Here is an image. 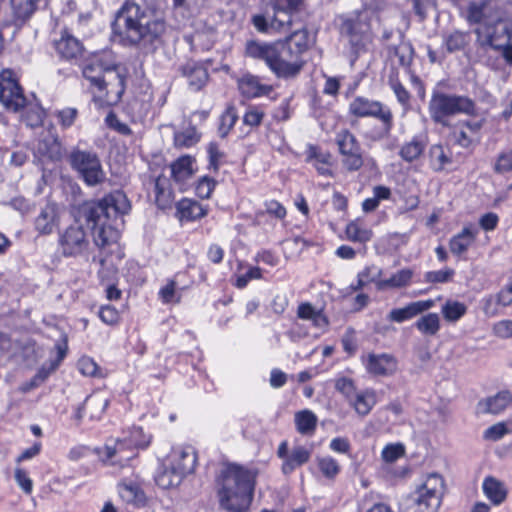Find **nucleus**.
I'll return each instance as SVG.
<instances>
[{
  "mask_svg": "<svg viewBox=\"0 0 512 512\" xmlns=\"http://www.w3.org/2000/svg\"><path fill=\"white\" fill-rule=\"evenodd\" d=\"M111 28L113 40L120 45L152 52L162 42L166 23L147 7L126 1L117 11Z\"/></svg>",
  "mask_w": 512,
  "mask_h": 512,
  "instance_id": "nucleus-1",
  "label": "nucleus"
},
{
  "mask_svg": "<svg viewBox=\"0 0 512 512\" xmlns=\"http://www.w3.org/2000/svg\"><path fill=\"white\" fill-rule=\"evenodd\" d=\"M130 209L126 195L122 191H115L101 200L84 202L79 207V215L91 229L95 244L105 247L119 239L122 216Z\"/></svg>",
  "mask_w": 512,
  "mask_h": 512,
  "instance_id": "nucleus-2",
  "label": "nucleus"
},
{
  "mask_svg": "<svg viewBox=\"0 0 512 512\" xmlns=\"http://www.w3.org/2000/svg\"><path fill=\"white\" fill-rule=\"evenodd\" d=\"M258 471L228 464L216 478L219 506L227 512H247L252 503Z\"/></svg>",
  "mask_w": 512,
  "mask_h": 512,
  "instance_id": "nucleus-3",
  "label": "nucleus"
},
{
  "mask_svg": "<svg viewBox=\"0 0 512 512\" xmlns=\"http://www.w3.org/2000/svg\"><path fill=\"white\" fill-rule=\"evenodd\" d=\"M245 54L252 59L264 61L277 78L285 80L296 78L306 63L302 56L280 41H247Z\"/></svg>",
  "mask_w": 512,
  "mask_h": 512,
  "instance_id": "nucleus-4",
  "label": "nucleus"
},
{
  "mask_svg": "<svg viewBox=\"0 0 512 512\" xmlns=\"http://www.w3.org/2000/svg\"><path fill=\"white\" fill-rule=\"evenodd\" d=\"M348 112L356 118H374L380 122L363 133V138L366 141L376 143L391 136L394 128V115L391 108L381 101L365 96H356L350 101Z\"/></svg>",
  "mask_w": 512,
  "mask_h": 512,
  "instance_id": "nucleus-5",
  "label": "nucleus"
},
{
  "mask_svg": "<svg viewBox=\"0 0 512 512\" xmlns=\"http://www.w3.org/2000/svg\"><path fill=\"white\" fill-rule=\"evenodd\" d=\"M428 112L434 123L447 127L451 117L459 114L477 116L478 108L476 102L466 95L433 91Z\"/></svg>",
  "mask_w": 512,
  "mask_h": 512,
  "instance_id": "nucleus-6",
  "label": "nucleus"
},
{
  "mask_svg": "<svg viewBox=\"0 0 512 512\" xmlns=\"http://www.w3.org/2000/svg\"><path fill=\"white\" fill-rule=\"evenodd\" d=\"M444 481L439 474H430L412 493L399 503L400 512H437L442 501Z\"/></svg>",
  "mask_w": 512,
  "mask_h": 512,
  "instance_id": "nucleus-7",
  "label": "nucleus"
},
{
  "mask_svg": "<svg viewBox=\"0 0 512 512\" xmlns=\"http://www.w3.org/2000/svg\"><path fill=\"white\" fill-rule=\"evenodd\" d=\"M273 14H257L252 17L254 27L262 33L270 29L281 31L289 28L292 24L293 15L304 8V0H269Z\"/></svg>",
  "mask_w": 512,
  "mask_h": 512,
  "instance_id": "nucleus-8",
  "label": "nucleus"
},
{
  "mask_svg": "<svg viewBox=\"0 0 512 512\" xmlns=\"http://www.w3.org/2000/svg\"><path fill=\"white\" fill-rule=\"evenodd\" d=\"M476 35L475 45L477 56L486 64L489 60L486 55L490 49L501 51L505 62L512 66V25L504 24L501 31H493L490 28L474 30Z\"/></svg>",
  "mask_w": 512,
  "mask_h": 512,
  "instance_id": "nucleus-9",
  "label": "nucleus"
},
{
  "mask_svg": "<svg viewBox=\"0 0 512 512\" xmlns=\"http://www.w3.org/2000/svg\"><path fill=\"white\" fill-rule=\"evenodd\" d=\"M339 30L341 37L347 40L350 46V57L354 62L370 41L371 26L368 13L360 12L342 17Z\"/></svg>",
  "mask_w": 512,
  "mask_h": 512,
  "instance_id": "nucleus-10",
  "label": "nucleus"
},
{
  "mask_svg": "<svg viewBox=\"0 0 512 512\" xmlns=\"http://www.w3.org/2000/svg\"><path fill=\"white\" fill-rule=\"evenodd\" d=\"M505 12L497 0L471 1L466 9V20L469 24H481L475 30L488 29L501 31L504 24Z\"/></svg>",
  "mask_w": 512,
  "mask_h": 512,
  "instance_id": "nucleus-11",
  "label": "nucleus"
},
{
  "mask_svg": "<svg viewBox=\"0 0 512 512\" xmlns=\"http://www.w3.org/2000/svg\"><path fill=\"white\" fill-rule=\"evenodd\" d=\"M69 163L88 186L99 185L106 179L101 161L95 152L74 149L69 155Z\"/></svg>",
  "mask_w": 512,
  "mask_h": 512,
  "instance_id": "nucleus-12",
  "label": "nucleus"
},
{
  "mask_svg": "<svg viewBox=\"0 0 512 512\" xmlns=\"http://www.w3.org/2000/svg\"><path fill=\"white\" fill-rule=\"evenodd\" d=\"M335 143L342 167L348 172L359 171L365 163V157L356 136L348 129H341L335 135Z\"/></svg>",
  "mask_w": 512,
  "mask_h": 512,
  "instance_id": "nucleus-13",
  "label": "nucleus"
},
{
  "mask_svg": "<svg viewBox=\"0 0 512 512\" xmlns=\"http://www.w3.org/2000/svg\"><path fill=\"white\" fill-rule=\"evenodd\" d=\"M98 454L103 462L124 467L135 457L136 452L131 440L111 439L102 450H98Z\"/></svg>",
  "mask_w": 512,
  "mask_h": 512,
  "instance_id": "nucleus-14",
  "label": "nucleus"
},
{
  "mask_svg": "<svg viewBox=\"0 0 512 512\" xmlns=\"http://www.w3.org/2000/svg\"><path fill=\"white\" fill-rule=\"evenodd\" d=\"M126 73L121 69L115 61L112 67L106 71L104 77L101 78L100 85L97 88L98 92H105L106 101L110 104L118 103L125 92Z\"/></svg>",
  "mask_w": 512,
  "mask_h": 512,
  "instance_id": "nucleus-15",
  "label": "nucleus"
},
{
  "mask_svg": "<svg viewBox=\"0 0 512 512\" xmlns=\"http://www.w3.org/2000/svg\"><path fill=\"white\" fill-rule=\"evenodd\" d=\"M0 101L9 110L17 112L26 106V97L11 71L0 75Z\"/></svg>",
  "mask_w": 512,
  "mask_h": 512,
  "instance_id": "nucleus-16",
  "label": "nucleus"
},
{
  "mask_svg": "<svg viewBox=\"0 0 512 512\" xmlns=\"http://www.w3.org/2000/svg\"><path fill=\"white\" fill-rule=\"evenodd\" d=\"M114 59L108 52L94 54L87 58L82 64L83 77L90 82L95 89L98 88L101 78L104 77L106 71L112 67Z\"/></svg>",
  "mask_w": 512,
  "mask_h": 512,
  "instance_id": "nucleus-17",
  "label": "nucleus"
},
{
  "mask_svg": "<svg viewBox=\"0 0 512 512\" xmlns=\"http://www.w3.org/2000/svg\"><path fill=\"white\" fill-rule=\"evenodd\" d=\"M59 245L64 256H77L88 248L89 241L82 226L71 225L60 234Z\"/></svg>",
  "mask_w": 512,
  "mask_h": 512,
  "instance_id": "nucleus-18",
  "label": "nucleus"
},
{
  "mask_svg": "<svg viewBox=\"0 0 512 512\" xmlns=\"http://www.w3.org/2000/svg\"><path fill=\"white\" fill-rule=\"evenodd\" d=\"M364 365L367 372L373 376H392L398 369L397 359L388 353H370L364 360Z\"/></svg>",
  "mask_w": 512,
  "mask_h": 512,
  "instance_id": "nucleus-19",
  "label": "nucleus"
},
{
  "mask_svg": "<svg viewBox=\"0 0 512 512\" xmlns=\"http://www.w3.org/2000/svg\"><path fill=\"white\" fill-rule=\"evenodd\" d=\"M434 306L435 300L433 299L411 302L404 307L392 309L387 315V320L395 323H403L430 310Z\"/></svg>",
  "mask_w": 512,
  "mask_h": 512,
  "instance_id": "nucleus-20",
  "label": "nucleus"
},
{
  "mask_svg": "<svg viewBox=\"0 0 512 512\" xmlns=\"http://www.w3.org/2000/svg\"><path fill=\"white\" fill-rule=\"evenodd\" d=\"M53 45L59 57L66 60L77 58L83 51L82 43L68 31H63Z\"/></svg>",
  "mask_w": 512,
  "mask_h": 512,
  "instance_id": "nucleus-21",
  "label": "nucleus"
},
{
  "mask_svg": "<svg viewBox=\"0 0 512 512\" xmlns=\"http://www.w3.org/2000/svg\"><path fill=\"white\" fill-rule=\"evenodd\" d=\"M511 404L512 394L508 390H503L494 396L480 400L477 404V413L500 414Z\"/></svg>",
  "mask_w": 512,
  "mask_h": 512,
  "instance_id": "nucleus-22",
  "label": "nucleus"
},
{
  "mask_svg": "<svg viewBox=\"0 0 512 512\" xmlns=\"http://www.w3.org/2000/svg\"><path fill=\"white\" fill-rule=\"evenodd\" d=\"M240 93L246 98L267 96L273 91V86L261 83L259 77L245 74L238 80Z\"/></svg>",
  "mask_w": 512,
  "mask_h": 512,
  "instance_id": "nucleus-23",
  "label": "nucleus"
},
{
  "mask_svg": "<svg viewBox=\"0 0 512 512\" xmlns=\"http://www.w3.org/2000/svg\"><path fill=\"white\" fill-rule=\"evenodd\" d=\"M479 229L474 225H467L449 241V248L455 256H463L475 242Z\"/></svg>",
  "mask_w": 512,
  "mask_h": 512,
  "instance_id": "nucleus-24",
  "label": "nucleus"
},
{
  "mask_svg": "<svg viewBox=\"0 0 512 512\" xmlns=\"http://www.w3.org/2000/svg\"><path fill=\"white\" fill-rule=\"evenodd\" d=\"M117 490L120 498L128 504L141 506L146 502L145 493L136 479L121 480L117 485Z\"/></svg>",
  "mask_w": 512,
  "mask_h": 512,
  "instance_id": "nucleus-25",
  "label": "nucleus"
},
{
  "mask_svg": "<svg viewBox=\"0 0 512 512\" xmlns=\"http://www.w3.org/2000/svg\"><path fill=\"white\" fill-rule=\"evenodd\" d=\"M197 462L196 452L192 447H186L181 450L174 451L172 455L171 465L175 471L184 478L192 473Z\"/></svg>",
  "mask_w": 512,
  "mask_h": 512,
  "instance_id": "nucleus-26",
  "label": "nucleus"
},
{
  "mask_svg": "<svg viewBox=\"0 0 512 512\" xmlns=\"http://www.w3.org/2000/svg\"><path fill=\"white\" fill-rule=\"evenodd\" d=\"M180 71L193 91H199L208 80L206 68L195 61H188L180 67Z\"/></svg>",
  "mask_w": 512,
  "mask_h": 512,
  "instance_id": "nucleus-27",
  "label": "nucleus"
},
{
  "mask_svg": "<svg viewBox=\"0 0 512 512\" xmlns=\"http://www.w3.org/2000/svg\"><path fill=\"white\" fill-rule=\"evenodd\" d=\"M427 136L423 134L414 135L409 141L404 142L399 149V156L407 163L418 160L427 146Z\"/></svg>",
  "mask_w": 512,
  "mask_h": 512,
  "instance_id": "nucleus-28",
  "label": "nucleus"
},
{
  "mask_svg": "<svg viewBox=\"0 0 512 512\" xmlns=\"http://www.w3.org/2000/svg\"><path fill=\"white\" fill-rule=\"evenodd\" d=\"M37 153L52 162L60 161L65 150L56 135L49 134L39 140L36 148Z\"/></svg>",
  "mask_w": 512,
  "mask_h": 512,
  "instance_id": "nucleus-29",
  "label": "nucleus"
},
{
  "mask_svg": "<svg viewBox=\"0 0 512 512\" xmlns=\"http://www.w3.org/2000/svg\"><path fill=\"white\" fill-rule=\"evenodd\" d=\"M311 457V451L304 446L293 447L287 459L283 461L281 470L283 474L289 475L295 471L298 467H301L309 461Z\"/></svg>",
  "mask_w": 512,
  "mask_h": 512,
  "instance_id": "nucleus-30",
  "label": "nucleus"
},
{
  "mask_svg": "<svg viewBox=\"0 0 512 512\" xmlns=\"http://www.w3.org/2000/svg\"><path fill=\"white\" fill-rule=\"evenodd\" d=\"M176 208L181 221H195L207 214V209L192 199H182L177 203Z\"/></svg>",
  "mask_w": 512,
  "mask_h": 512,
  "instance_id": "nucleus-31",
  "label": "nucleus"
},
{
  "mask_svg": "<svg viewBox=\"0 0 512 512\" xmlns=\"http://www.w3.org/2000/svg\"><path fill=\"white\" fill-rule=\"evenodd\" d=\"M56 217L55 205H45L35 219V229L40 234H51L56 226Z\"/></svg>",
  "mask_w": 512,
  "mask_h": 512,
  "instance_id": "nucleus-32",
  "label": "nucleus"
},
{
  "mask_svg": "<svg viewBox=\"0 0 512 512\" xmlns=\"http://www.w3.org/2000/svg\"><path fill=\"white\" fill-rule=\"evenodd\" d=\"M348 402L359 415L366 416L376 404V395L373 390L356 391Z\"/></svg>",
  "mask_w": 512,
  "mask_h": 512,
  "instance_id": "nucleus-33",
  "label": "nucleus"
},
{
  "mask_svg": "<svg viewBox=\"0 0 512 512\" xmlns=\"http://www.w3.org/2000/svg\"><path fill=\"white\" fill-rule=\"evenodd\" d=\"M331 155L328 152H323L315 145H309L307 149L306 161L312 163L319 174L330 175L331 171L328 168L330 164Z\"/></svg>",
  "mask_w": 512,
  "mask_h": 512,
  "instance_id": "nucleus-34",
  "label": "nucleus"
},
{
  "mask_svg": "<svg viewBox=\"0 0 512 512\" xmlns=\"http://www.w3.org/2000/svg\"><path fill=\"white\" fill-rule=\"evenodd\" d=\"M193 158L189 155L181 156L171 164V176L177 183H184L193 175Z\"/></svg>",
  "mask_w": 512,
  "mask_h": 512,
  "instance_id": "nucleus-35",
  "label": "nucleus"
},
{
  "mask_svg": "<svg viewBox=\"0 0 512 512\" xmlns=\"http://www.w3.org/2000/svg\"><path fill=\"white\" fill-rule=\"evenodd\" d=\"M280 42L303 57L309 48V32L306 28L298 29Z\"/></svg>",
  "mask_w": 512,
  "mask_h": 512,
  "instance_id": "nucleus-36",
  "label": "nucleus"
},
{
  "mask_svg": "<svg viewBox=\"0 0 512 512\" xmlns=\"http://www.w3.org/2000/svg\"><path fill=\"white\" fill-rule=\"evenodd\" d=\"M108 405L109 399L100 393L91 394L84 400L91 420H100Z\"/></svg>",
  "mask_w": 512,
  "mask_h": 512,
  "instance_id": "nucleus-37",
  "label": "nucleus"
},
{
  "mask_svg": "<svg viewBox=\"0 0 512 512\" xmlns=\"http://www.w3.org/2000/svg\"><path fill=\"white\" fill-rule=\"evenodd\" d=\"M155 201L160 209L170 207L173 201V193L170 188L169 180L164 176H159L155 180Z\"/></svg>",
  "mask_w": 512,
  "mask_h": 512,
  "instance_id": "nucleus-38",
  "label": "nucleus"
},
{
  "mask_svg": "<svg viewBox=\"0 0 512 512\" xmlns=\"http://www.w3.org/2000/svg\"><path fill=\"white\" fill-rule=\"evenodd\" d=\"M413 276V271L411 269H402L395 274H393L388 279H383L382 281L377 283V290L383 291L386 289H396L406 287Z\"/></svg>",
  "mask_w": 512,
  "mask_h": 512,
  "instance_id": "nucleus-39",
  "label": "nucleus"
},
{
  "mask_svg": "<svg viewBox=\"0 0 512 512\" xmlns=\"http://www.w3.org/2000/svg\"><path fill=\"white\" fill-rule=\"evenodd\" d=\"M482 488L486 497L495 505L501 504L506 498L504 486L493 477L485 478Z\"/></svg>",
  "mask_w": 512,
  "mask_h": 512,
  "instance_id": "nucleus-40",
  "label": "nucleus"
},
{
  "mask_svg": "<svg viewBox=\"0 0 512 512\" xmlns=\"http://www.w3.org/2000/svg\"><path fill=\"white\" fill-rule=\"evenodd\" d=\"M297 431L302 435H312L317 426V417L310 410H302L295 414Z\"/></svg>",
  "mask_w": 512,
  "mask_h": 512,
  "instance_id": "nucleus-41",
  "label": "nucleus"
},
{
  "mask_svg": "<svg viewBox=\"0 0 512 512\" xmlns=\"http://www.w3.org/2000/svg\"><path fill=\"white\" fill-rule=\"evenodd\" d=\"M470 42L468 32L455 30L443 38V43L448 53L462 51Z\"/></svg>",
  "mask_w": 512,
  "mask_h": 512,
  "instance_id": "nucleus-42",
  "label": "nucleus"
},
{
  "mask_svg": "<svg viewBox=\"0 0 512 512\" xmlns=\"http://www.w3.org/2000/svg\"><path fill=\"white\" fill-rule=\"evenodd\" d=\"M416 329L424 335L434 336L440 330V317L437 313H428L415 322Z\"/></svg>",
  "mask_w": 512,
  "mask_h": 512,
  "instance_id": "nucleus-43",
  "label": "nucleus"
},
{
  "mask_svg": "<svg viewBox=\"0 0 512 512\" xmlns=\"http://www.w3.org/2000/svg\"><path fill=\"white\" fill-rule=\"evenodd\" d=\"M451 163V157L440 144L432 145L429 149V165L435 172H440Z\"/></svg>",
  "mask_w": 512,
  "mask_h": 512,
  "instance_id": "nucleus-44",
  "label": "nucleus"
},
{
  "mask_svg": "<svg viewBox=\"0 0 512 512\" xmlns=\"http://www.w3.org/2000/svg\"><path fill=\"white\" fill-rule=\"evenodd\" d=\"M11 7L13 10L14 16L18 20H26L31 17V15L37 9V3L40 0H10Z\"/></svg>",
  "mask_w": 512,
  "mask_h": 512,
  "instance_id": "nucleus-45",
  "label": "nucleus"
},
{
  "mask_svg": "<svg viewBox=\"0 0 512 512\" xmlns=\"http://www.w3.org/2000/svg\"><path fill=\"white\" fill-rule=\"evenodd\" d=\"M441 311L446 321L457 322L466 314L467 306L459 301L447 300Z\"/></svg>",
  "mask_w": 512,
  "mask_h": 512,
  "instance_id": "nucleus-46",
  "label": "nucleus"
},
{
  "mask_svg": "<svg viewBox=\"0 0 512 512\" xmlns=\"http://www.w3.org/2000/svg\"><path fill=\"white\" fill-rule=\"evenodd\" d=\"M183 478L175 471L170 464L164 468L155 478L157 485L163 489H169L178 486Z\"/></svg>",
  "mask_w": 512,
  "mask_h": 512,
  "instance_id": "nucleus-47",
  "label": "nucleus"
},
{
  "mask_svg": "<svg viewBox=\"0 0 512 512\" xmlns=\"http://www.w3.org/2000/svg\"><path fill=\"white\" fill-rule=\"evenodd\" d=\"M346 236L350 241L366 243L372 238V231L357 221L350 222L346 227Z\"/></svg>",
  "mask_w": 512,
  "mask_h": 512,
  "instance_id": "nucleus-48",
  "label": "nucleus"
},
{
  "mask_svg": "<svg viewBox=\"0 0 512 512\" xmlns=\"http://www.w3.org/2000/svg\"><path fill=\"white\" fill-rule=\"evenodd\" d=\"M238 120L236 108L232 105L228 106L220 118L218 132L220 137L225 138Z\"/></svg>",
  "mask_w": 512,
  "mask_h": 512,
  "instance_id": "nucleus-49",
  "label": "nucleus"
},
{
  "mask_svg": "<svg viewBox=\"0 0 512 512\" xmlns=\"http://www.w3.org/2000/svg\"><path fill=\"white\" fill-rule=\"evenodd\" d=\"M199 135L195 128H189L178 132L174 136V144L179 148H189L199 141Z\"/></svg>",
  "mask_w": 512,
  "mask_h": 512,
  "instance_id": "nucleus-50",
  "label": "nucleus"
},
{
  "mask_svg": "<svg viewBox=\"0 0 512 512\" xmlns=\"http://www.w3.org/2000/svg\"><path fill=\"white\" fill-rule=\"evenodd\" d=\"M44 119V110L37 105H32L26 108L22 115L23 122L29 127H38L42 124Z\"/></svg>",
  "mask_w": 512,
  "mask_h": 512,
  "instance_id": "nucleus-51",
  "label": "nucleus"
},
{
  "mask_svg": "<svg viewBox=\"0 0 512 512\" xmlns=\"http://www.w3.org/2000/svg\"><path fill=\"white\" fill-rule=\"evenodd\" d=\"M264 116L265 113L261 107L250 105L243 115V124L251 128L258 127L262 123Z\"/></svg>",
  "mask_w": 512,
  "mask_h": 512,
  "instance_id": "nucleus-52",
  "label": "nucleus"
},
{
  "mask_svg": "<svg viewBox=\"0 0 512 512\" xmlns=\"http://www.w3.org/2000/svg\"><path fill=\"white\" fill-rule=\"evenodd\" d=\"M318 468L327 478H334L340 472L338 462L331 456H324L317 459Z\"/></svg>",
  "mask_w": 512,
  "mask_h": 512,
  "instance_id": "nucleus-53",
  "label": "nucleus"
},
{
  "mask_svg": "<svg viewBox=\"0 0 512 512\" xmlns=\"http://www.w3.org/2000/svg\"><path fill=\"white\" fill-rule=\"evenodd\" d=\"M390 88L393 90L399 104L407 110L410 107L411 95L398 79H391Z\"/></svg>",
  "mask_w": 512,
  "mask_h": 512,
  "instance_id": "nucleus-54",
  "label": "nucleus"
},
{
  "mask_svg": "<svg viewBox=\"0 0 512 512\" xmlns=\"http://www.w3.org/2000/svg\"><path fill=\"white\" fill-rule=\"evenodd\" d=\"M58 123L63 129L70 128L78 117V110L73 107H66L56 112Z\"/></svg>",
  "mask_w": 512,
  "mask_h": 512,
  "instance_id": "nucleus-55",
  "label": "nucleus"
},
{
  "mask_svg": "<svg viewBox=\"0 0 512 512\" xmlns=\"http://www.w3.org/2000/svg\"><path fill=\"white\" fill-rule=\"evenodd\" d=\"M454 270L446 268L438 271H428L424 275V280L428 283H447L452 280Z\"/></svg>",
  "mask_w": 512,
  "mask_h": 512,
  "instance_id": "nucleus-56",
  "label": "nucleus"
},
{
  "mask_svg": "<svg viewBox=\"0 0 512 512\" xmlns=\"http://www.w3.org/2000/svg\"><path fill=\"white\" fill-rule=\"evenodd\" d=\"M78 370L84 376L97 377L101 376L97 363L90 357H82L77 364Z\"/></svg>",
  "mask_w": 512,
  "mask_h": 512,
  "instance_id": "nucleus-57",
  "label": "nucleus"
},
{
  "mask_svg": "<svg viewBox=\"0 0 512 512\" xmlns=\"http://www.w3.org/2000/svg\"><path fill=\"white\" fill-rule=\"evenodd\" d=\"M414 49L409 43H401L395 48V56L399 64L403 67H409L413 60Z\"/></svg>",
  "mask_w": 512,
  "mask_h": 512,
  "instance_id": "nucleus-58",
  "label": "nucleus"
},
{
  "mask_svg": "<svg viewBox=\"0 0 512 512\" xmlns=\"http://www.w3.org/2000/svg\"><path fill=\"white\" fill-rule=\"evenodd\" d=\"M482 310L488 317H494L499 314V308L502 307L498 302L497 294H489L481 300Z\"/></svg>",
  "mask_w": 512,
  "mask_h": 512,
  "instance_id": "nucleus-59",
  "label": "nucleus"
},
{
  "mask_svg": "<svg viewBox=\"0 0 512 512\" xmlns=\"http://www.w3.org/2000/svg\"><path fill=\"white\" fill-rule=\"evenodd\" d=\"M54 349L57 353L56 359L51 364V369L55 370L64 360L68 352V337L65 333L61 334L60 339L55 342Z\"/></svg>",
  "mask_w": 512,
  "mask_h": 512,
  "instance_id": "nucleus-60",
  "label": "nucleus"
},
{
  "mask_svg": "<svg viewBox=\"0 0 512 512\" xmlns=\"http://www.w3.org/2000/svg\"><path fill=\"white\" fill-rule=\"evenodd\" d=\"M208 159H209V169L217 172L219 170L221 160L224 158L225 154L219 149L218 144L212 142L207 147Z\"/></svg>",
  "mask_w": 512,
  "mask_h": 512,
  "instance_id": "nucleus-61",
  "label": "nucleus"
},
{
  "mask_svg": "<svg viewBox=\"0 0 512 512\" xmlns=\"http://www.w3.org/2000/svg\"><path fill=\"white\" fill-rule=\"evenodd\" d=\"M159 298L164 304L178 303L180 301V296L176 293V282L169 281L165 286H163L159 291Z\"/></svg>",
  "mask_w": 512,
  "mask_h": 512,
  "instance_id": "nucleus-62",
  "label": "nucleus"
},
{
  "mask_svg": "<svg viewBox=\"0 0 512 512\" xmlns=\"http://www.w3.org/2000/svg\"><path fill=\"white\" fill-rule=\"evenodd\" d=\"M215 180L213 178H210L208 176H204L196 184L195 192L198 197L202 199H207L210 197L212 191L215 187Z\"/></svg>",
  "mask_w": 512,
  "mask_h": 512,
  "instance_id": "nucleus-63",
  "label": "nucleus"
},
{
  "mask_svg": "<svg viewBox=\"0 0 512 512\" xmlns=\"http://www.w3.org/2000/svg\"><path fill=\"white\" fill-rule=\"evenodd\" d=\"M494 170L501 174L512 172V149L499 154Z\"/></svg>",
  "mask_w": 512,
  "mask_h": 512,
  "instance_id": "nucleus-64",
  "label": "nucleus"
}]
</instances>
